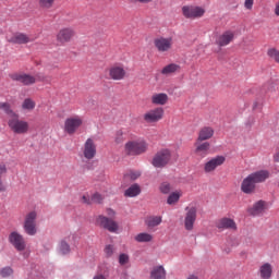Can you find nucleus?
<instances>
[{
  "instance_id": "nucleus-16",
  "label": "nucleus",
  "mask_w": 279,
  "mask_h": 279,
  "mask_svg": "<svg viewBox=\"0 0 279 279\" xmlns=\"http://www.w3.org/2000/svg\"><path fill=\"white\" fill-rule=\"evenodd\" d=\"M13 82H20L24 86H32V84H36V77L26 73H14L10 75Z\"/></svg>"
},
{
  "instance_id": "nucleus-9",
  "label": "nucleus",
  "mask_w": 279,
  "mask_h": 279,
  "mask_svg": "<svg viewBox=\"0 0 279 279\" xmlns=\"http://www.w3.org/2000/svg\"><path fill=\"white\" fill-rule=\"evenodd\" d=\"M182 14L185 19H202L206 14V10L202 7L184 5L182 7Z\"/></svg>"
},
{
  "instance_id": "nucleus-14",
  "label": "nucleus",
  "mask_w": 279,
  "mask_h": 279,
  "mask_svg": "<svg viewBox=\"0 0 279 279\" xmlns=\"http://www.w3.org/2000/svg\"><path fill=\"white\" fill-rule=\"evenodd\" d=\"M7 40L8 43H12V45H27V43H34L36 37L24 33H15L11 37H8Z\"/></svg>"
},
{
  "instance_id": "nucleus-50",
  "label": "nucleus",
  "mask_w": 279,
  "mask_h": 279,
  "mask_svg": "<svg viewBox=\"0 0 279 279\" xmlns=\"http://www.w3.org/2000/svg\"><path fill=\"white\" fill-rule=\"evenodd\" d=\"M93 279H106V276L98 274V275L94 276Z\"/></svg>"
},
{
  "instance_id": "nucleus-31",
  "label": "nucleus",
  "mask_w": 279,
  "mask_h": 279,
  "mask_svg": "<svg viewBox=\"0 0 279 279\" xmlns=\"http://www.w3.org/2000/svg\"><path fill=\"white\" fill-rule=\"evenodd\" d=\"M0 111L4 112V114H8L9 119H12L13 114H17L12 110V107L8 102H0Z\"/></svg>"
},
{
  "instance_id": "nucleus-2",
  "label": "nucleus",
  "mask_w": 279,
  "mask_h": 279,
  "mask_svg": "<svg viewBox=\"0 0 279 279\" xmlns=\"http://www.w3.org/2000/svg\"><path fill=\"white\" fill-rule=\"evenodd\" d=\"M148 149L149 144L143 138L129 141L124 145V151L128 156H142V154L147 153Z\"/></svg>"
},
{
  "instance_id": "nucleus-1",
  "label": "nucleus",
  "mask_w": 279,
  "mask_h": 279,
  "mask_svg": "<svg viewBox=\"0 0 279 279\" xmlns=\"http://www.w3.org/2000/svg\"><path fill=\"white\" fill-rule=\"evenodd\" d=\"M270 175L269 170H258L248 174L241 183L242 193L252 195L256 191V184H263V182L269 180Z\"/></svg>"
},
{
  "instance_id": "nucleus-6",
  "label": "nucleus",
  "mask_w": 279,
  "mask_h": 279,
  "mask_svg": "<svg viewBox=\"0 0 279 279\" xmlns=\"http://www.w3.org/2000/svg\"><path fill=\"white\" fill-rule=\"evenodd\" d=\"M38 215L36 211H31L25 216L23 229L28 236H35L38 229L36 228V218Z\"/></svg>"
},
{
  "instance_id": "nucleus-35",
  "label": "nucleus",
  "mask_w": 279,
  "mask_h": 279,
  "mask_svg": "<svg viewBox=\"0 0 279 279\" xmlns=\"http://www.w3.org/2000/svg\"><path fill=\"white\" fill-rule=\"evenodd\" d=\"M8 173L5 165H0V191H5V184L3 183V177Z\"/></svg>"
},
{
  "instance_id": "nucleus-42",
  "label": "nucleus",
  "mask_w": 279,
  "mask_h": 279,
  "mask_svg": "<svg viewBox=\"0 0 279 279\" xmlns=\"http://www.w3.org/2000/svg\"><path fill=\"white\" fill-rule=\"evenodd\" d=\"M104 252H105L107 258H110V257H112V255L114 254V246L108 244V245L105 246Z\"/></svg>"
},
{
  "instance_id": "nucleus-19",
  "label": "nucleus",
  "mask_w": 279,
  "mask_h": 279,
  "mask_svg": "<svg viewBox=\"0 0 279 279\" xmlns=\"http://www.w3.org/2000/svg\"><path fill=\"white\" fill-rule=\"evenodd\" d=\"M226 162V157L217 156L207 161L204 166L205 173H213L217 167H221Z\"/></svg>"
},
{
  "instance_id": "nucleus-45",
  "label": "nucleus",
  "mask_w": 279,
  "mask_h": 279,
  "mask_svg": "<svg viewBox=\"0 0 279 279\" xmlns=\"http://www.w3.org/2000/svg\"><path fill=\"white\" fill-rule=\"evenodd\" d=\"M244 8L246 10H252V8H254V0H245L244 1Z\"/></svg>"
},
{
  "instance_id": "nucleus-22",
  "label": "nucleus",
  "mask_w": 279,
  "mask_h": 279,
  "mask_svg": "<svg viewBox=\"0 0 279 279\" xmlns=\"http://www.w3.org/2000/svg\"><path fill=\"white\" fill-rule=\"evenodd\" d=\"M232 40H234V32L226 31L218 37L216 43L219 47H228Z\"/></svg>"
},
{
  "instance_id": "nucleus-8",
  "label": "nucleus",
  "mask_w": 279,
  "mask_h": 279,
  "mask_svg": "<svg viewBox=\"0 0 279 279\" xmlns=\"http://www.w3.org/2000/svg\"><path fill=\"white\" fill-rule=\"evenodd\" d=\"M83 123L84 119H82V117H70L64 122V132H66V134L73 135L75 132H77V130H80V128H82Z\"/></svg>"
},
{
  "instance_id": "nucleus-4",
  "label": "nucleus",
  "mask_w": 279,
  "mask_h": 279,
  "mask_svg": "<svg viewBox=\"0 0 279 279\" xmlns=\"http://www.w3.org/2000/svg\"><path fill=\"white\" fill-rule=\"evenodd\" d=\"M171 162V150L168 148H162L158 150L151 161L153 167L156 169H162Z\"/></svg>"
},
{
  "instance_id": "nucleus-7",
  "label": "nucleus",
  "mask_w": 279,
  "mask_h": 279,
  "mask_svg": "<svg viewBox=\"0 0 279 279\" xmlns=\"http://www.w3.org/2000/svg\"><path fill=\"white\" fill-rule=\"evenodd\" d=\"M154 46L158 53H169L173 49V37H157L154 39Z\"/></svg>"
},
{
  "instance_id": "nucleus-47",
  "label": "nucleus",
  "mask_w": 279,
  "mask_h": 279,
  "mask_svg": "<svg viewBox=\"0 0 279 279\" xmlns=\"http://www.w3.org/2000/svg\"><path fill=\"white\" fill-rule=\"evenodd\" d=\"M154 0H131L132 3H151Z\"/></svg>"
},
{
  "instance_id": "nucleus-20",
  "label": "nucleus",
  "mask_w": 279,
  "mask_h": 279,
  "mask_svg": "<svg viewBox=\"0 0 279 279\" xmlns=\"http://www.w3.org/2000/svg\"><path fill=\"white\" fill-rule=\"evenodd\" d=\"M260 279H271L274 277V265L269 262L263 263L258 268Z\"/></svg>"
},
{
  "instance_id": "nucleus-15",
  "label": "nucleus",
  "mask_w": 279,
  "mask_h": 279,
  "mask_svg": "<svg viewBox=\"0 0 279 279\" xmlns=\"http://www.w3.org/2000/svg\"><path fill=\"white\" fill-rule=\"evenodd\" d=\"M83 156L86 160H93L97 156V145L94 138H87L83 146Z\"/></svg>"
},
{
  "instance_id": "nucleus-24",
  "label": "nucleus",
  "mask_w": 279,
  "mask_h": 279,
  "mask_svg": "<svg viewBox=\"0 0 279 279\" xmlns=\"http://www.w3.org/2000/svg\"><path fill=\"white\" fill-rule=\"evenodd\" d=\"M215 136V130L210 126H204L198 132V137L196 141H210V137Z\"/></svg>"
},
{
  "instance_id": "nucleus-38",
  "label": "nucleus",
  "mask_w": 279,
  "mask_h": 279,
  "mask_svg": "<svg viewBox=\"0 0 279 279\" xmlns=\"http://www.w3.org/2000/svg\"><path fill=\"white\" fill-rule=\"evenodd\" d=\"M12 274H14V270L10 266H7V267L0 269L1 278H10V276H12Z\"/></svg>"
},
{
  "instance_id": "nucleus-37",
  "label": "nucleus",
  "mask_w": 279,
  "mask_h": 279,
  "mask_svg": "<svg viewBox=\"0 0 279 279\" xmlns=\"http://www.w3.org/2000/svg\"><path fill=\"white\" fill-rule=\"evenodd\" d=\"M159 191L160 193H162L163 195H169V193H171V183L169 182H162L159 185Z\"/></svg>"
},
{
  "instance_id": "nucleus-48",
  "label": "nucleus",
  "mask_w": 279,
  "mask_h": 279,
  "mask_svg": "<svg viewBox=\"0 0 279 279\" xmlns=\"http://www.w3.org/2000/svg\"><path fill=\"white\" fill-rule=\"evenodd\" d=\"M274 13L276 16H279V2L275 5Z\"/></svg>"
},
{
  "instance_id": "nucleus-27",
  "label": "nucleus",
  "mask_w": 279,
  "mask_h": 279,
  "mask_svg": "<svg viewBox=\"0 0 279 279\" xmlns=\"http://www.w3.org/2000/svg\"><path fill=\"white\" fill-rule=\"evenodd\" d=\"M141 195V186L138 184L131 185L125 192V197H136Z\"/></svg>"
},
{
  "instance_id": "nucleus-11",
  "label": "nucleus",
  "mask_w": 279,
  "mask_h": 279,
  "mask_svg": "<svg viewBox=\"0 0 279 279\" xmlns=\"http://www.w3.org/2000/svg\"><path fill=\"white\" fill-rule=\"evenodd\" d=\"M165 117V109L161 107H157L155 109H150L144 114V121L146 123H158V121H162Z\"/></svg>"
},
{
  "instance_id": "nucleus-18",
  "label": "nucleus",
  "mask_w": 279,
  "mask_h": 279,
  "mask_svg": "<svg viewBox=\"0 0 279 279\" xmlns=\"http://www.w3.org/2000/svg\"><path fill=\"white\" fill-rule=\"evenodd\" d=\"M194 147V154L198 156V158H206V156L210 151V143L208 142H202L199 140H196Z\"/></svg>"
},
{
  "instance_id": "nucleus-33",
  "label": "nucleus",
  "mask_w": 279,
  "mask_h": 279,
  "mask_svg": "<svg viewBox=\"0 0 279 279\" xmlns=\"http://www.w3.org/2000/svg\"><path fill=\"white\" fill-rule=\"evenodd\" d=\"M267 56L272 60V62L279 64V50L277 48H269L267 50Z\"/></svg>"
},
{
  "instance_id": "nucleus-29",
  "label": "nucleus",
  "mask_w": 279,
  "mask_h": 279,
  "mask_svg": "<svg viewBox=\"0 0 279 279\" xmlns=\"http://www.w3.org/2000/svg\"><path fill=\"white\" fill-rule=\"evenodd\" d=\"M162 223V217L160 216H150L146 219V226L148 228H156Z\"/></svg>"
},
{
  "instance_id": "nucleus-41",
  "label": "nucleus",
  "mask_w": 279,
  "mask_h": 279,
  "mask_svg": "<svg viewBox=\"0 0 279 279\" xmlns=\"http://www.w3.org/2000/svg\"><path fill=\"white\" fill-rule=\"evenodd\" d=\"M60 252L61 254H69L71 252V246L65 241H62L60 244Z\"/></svg>"
},
{
  "instance_id": "nucleus-10",
  "label": "nucleus",
  "mask_w": 279,
  "mask_h": 279,
  "mask_svg": "<svg viewBox=\"0 0 279 279\" xmlns=\"http://www.w3.org/2000/svg\"><path fill=\"white\" fill-rule=\"evenodd\" d=\"M195 221H197V208L196 207H186L184 216V228L189 232L195 227Z\"/></svg>"
},
{
  "instance_id": "nucleus-3",
  "label": "nucleus",
  "mask_w": 279,
  "mask_h": 279,
  "mask_svg": "<svg viewBox=\"0 0 279 279\" xmlns=\"http://www.w3.org/2000/svg\"><path fill=\"white\" fill-rule=\"evenodd\" d=\"M8 125L13 134H27L29 132V122L21 120L19 113L8 119Z\"/></svg>"
},
{
  "instance_id": "nucleus-28",
  "label": "nucleus",
  "mask_w": 279,
  "mask_h": 279,
  "mask_svg": "<svg viewBox=\"0 0 279 279\" xmlns=\"http://www.w3.org/2000/svg\"><path fill=\"white\" fill-rule=\"evenodd\" d=\"M180 71V65L175 63H170L161 70V75H172V73H178Z\"/></svg>"
},
{
  "instance_id": "nucleus-36",
  "label": "nucleus",
  "mask_w": 279,
  "mask_h": 279,
  "mask_svg": "<svg viewBox=\"0 0 279 279\" xmlns=\"http://www.w3.org/2000/svg\"><path fill=\"white\" fill-rule=\"evenodd\" d=\"M181 194L179 192H173L168 196L167 204L169 206H173V204H178L180 202Z\"/></svg>"
},
{
  "instance_id": "nucleus-30",
  "label": "nucleus",
  "mask_w": 279,
  "mask_h": 279,
  "mask_svg": "<svg viewBox=\"0 0 279 279\" xmlns=\"http://www.w3.org/2000/svg\"><path fill=\"white\" fill-rule=\"evenodd\" d=\"M135 241L137 243H151V241H154V235L143 232L135 236Z\"/></svg>"
},
{
  "instance_id": "nucleus-13",
  "label": "nucleus",
  "mask_w": 279,
  "mask_h": 279,
  "mask_svg": "<svg viewBox=\"0 0 279 279\" xmlns=\"http://www.w3.org/2000/svg\"><path fill=\"white\" fill-rule=\"evenodd\" d=\"M75 37V29L72 27H63L57 34V43L59 45H66V43H71Z\"/></svg>"
},
{
  "instance_id": "nucleus-46",
  "label": "nucleus",
  "mask_w": 279,
  "mask_h": 279,
  "mask_svg": "<svg viewBox=\"0 0 279 279\" xmlns=\"http://www.w3.org/2000/svg\"><path fill=\"white\" fill-rule=\"evenodd\" d=\"M82 202L83 204H88V205L93 204L92 198L88 195H83Z\"/></svg>"
},
{
  "instance_id": "nucleus-34",
  "label": "nucleus",
  "mask_w": 279,
  "mask_h": 279,
  "mask_svg": "<svg viewBox=\"0 0 279 279\" xmlns=\"http://www.w3.org/2000/svg\"><path fill=\"white\" fill-rule=\"evenodd\" d=\"M23 110L32 111L34 108H36V101H34L32 98L24 99L22 104Z\"/></svg>"
},
{
  "instance_id": "nucleus-32",
  "label": "nucleus",
  "mask_w": 279,
  "mask_h": 279,
  "mask_svg": "<svg viewBox=\"0 0 279 279\" xmlns=\"http://www.w3.org/2000/svg\"><path fill=\"white\" fill-rule=\"evenodd\" d=\"M41 10H51L56 5V0H37Z\"/></svg>"
},
{
  "instance_id": "nucleus-21",
  "label": "nucleus",
  "mask_w": 279,
  "mask_h": 279,
  "mask_svg": "<svg viewBox=\"0 0 279 279\" xmlns=\"http://www.w3.org/2000/svg\"><path fill=\"white\" fill-rule=\"evenodd\" d=\"M218 230H236V222L232 218H221L216 222Z\"/></svg>"
},
{
  "instance_id": "nucleus-44",
  "label": "nucleus",
  "mask_w": 279,
  "mask_h": 279,
  "mask_svg": "<svg viewBox=\"0 0 279 279\" xmlns=\"http://www.w3.org/2000/svg\"><path fill=\"white\" fill-rule=\"evenodd\" d=\"M129 263H130V256L125 253L120 254L119 264L120 265H128Z\"/></svg>"
},
{
  "instance_id": "nucleus-40",
  "label": "nucleus",
  "mask_w": 279,
  "mask_h": 279,
  "mask_svg": "<svg viewBox=\"0 0 279 279\" xmlns=\"http://www.w3.org/2000/svg\"><path fill=\"white\" fill-rule=\"evenodd\" d=\"M124 141H125V137L123 136V131L122 130L117 131L114 143H117V145H121V143H123Z\"/></svg>"
},
{
  "instance_id": "nucleus-5",
  "label": "nucleus",
  "mask_w": 279,
  "mask_h": 279,
  "mask_svg": "<svg viewBox=\"0 0 279 279\" xmlns=\"http://www.w3.org/2000/svg\"><path fill=\"white\" fill-rule=\"evenodd\" d=\"M107 73L109 80H113V82H121L128 77V70L123 63H114L107 70Z\"/></svg>"
},
{
  "instance_id": "nucleus-17",
  "label": "nucleus",
  "mask_w": 279,
  "mask_h": 279,
  "mask_svg": "<svg viewBox=\"0 0 279 279\" xmlns=\"http://www.w3.org/2000/svg\"><path fill=\"white\" fill-rule=\"evenodd\" d=\"M97 223L101 226V228H105V230H108L109 232H117V230H119V225L117 223V221L105 216H99L97 218Z\"/></svg>"
},
{
  "instance_id": "nucleus-23",
  "label": "nucleus",
  "mask_w": 279,
  "mask_h": 279,
  "mask_svg": "<svg viewBox=\"0 0 279 279\" xmlns=\"http://www.w3.org/2000/svg\"><path fill=\"white\" fill-rule=\"evenodd\" d=\"M267 209V203L265 201L256 202L251 208H248V215L253 217H258V215H263Z\"/></svg>"
},
{
  "instance_id": "nucleus-43",
  "label": "nucleus",
  "mask_w": 279,
  "mask_h": 279,
  "mask_svg": "<svg viewBox=\"0 0 279 279\" xmlns=\"http://www.w3.org/2000/svg\"><path fill=\"white\" fill-rule=\"evenodd\" d=\"M104 202V196L99 193L92 195V204H101Z\"/></svg>"
},
{
  "instance_id": "nucleus-12",
  "label": "nucleus",
  "mask_w": 279,
  "mask_h": 279,
  "mask_svg": "<svg viewBox=\"0 0 279 279\" xmlns=\"http://www.w3.org/2000/svg\"><path fill=\"white\" fill-rule=\"evenodd\" d=\"M9 243L15 247L17 252H24L27 244L25 243V238L16 231H13L9 234Z\"/></svg>"
},
{
  "instance_id": "nucleus-25",
  "label": "nucleus",
  "mask_w": 279,
  "mask_h": 279,
  "mask_svg": "<svg viewBox=\"0 0 279 279\" xmlns=\"http://www.w3.org/2000/svg\"><path fill=\"white\" fill-rule=\"evenodd\" d=\"M150 279H167V270L162 266H155L150 271Z\"/></svg>"
},
{
  "instance_id": "nucleus-26",
  "label": "nucleus",
  "mask_w": 279,
  "mask_h": 279,
  "mask_svg": "<svg viewBox=\"0 0 279 279\" xmlns=\"http://www.w3.org/2000/svg\"><path fill=\"white\" fill-rule=\"evenodd\" d=\"M169 101V96L165 93L154 94L151 96V104L155 106H165Z\"/></svg>"
},
{
  "instance_id": "nucleus-49",
  "label": "nucleus",
  "mask_w": 279,
  "mask_h": 279,
  "mask_svg": "<svg viewBox=\"0 0 279 279\" xmlns=\"http://www.w3.org/2000/svg\"><path fill=\"white\" fill-rule=\"evenodd\" d=\"M108 217H114L116 213L112 209H107Z\"/></svg>"
},
{
  "instance_id": "nucleus-39",
  "label": "nucleus",
  "mask_w": 279,
  "mask_h": 279,
  "mask_svg": "<svg viewBox=\"0 0 279 279\" xmlns=\"http://www.w3.org/2000/svg\"><path fill=\"white\" fill-rule=\"evenodd\" d=\"M125 180H138L141 178V172L138 171H129L126 174H124Z\"/></svg>"
}]
</instances>
